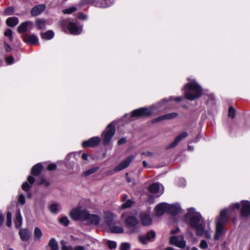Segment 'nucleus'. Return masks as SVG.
<instances>
[{"mask_svg": "<svg viewBox=\"0 0 250 250\" xmlns=\"http://www.w3.org/2000/svg\"><path fill=\"white\" fill-rule=\"evenodd\" d=\"M30 21H26L21 23L17 28V32L20 34L26 33L27 31L28 26L31 24Z\"/></svg>", "mask_w": 250, "mask_h": 250, "instance_id": "24", "label": "nucleus"}, {"mask_svg": "<svg viewBox=\"0 0 250 250\" xmlns=\"http://www.w3.org/2000/svg\"><path fill=\"white\" fill-rule=\"evenodd\" d=\"M86 209L82 210L79 208H74L70 211L69 216L74 221H84V218L86 214Z\"/></svg>", "mask_w": 250, "mask_h": 250, "instance_id": "6", "label": "nucleus"}, {"mask_svg": "<svg viewBox=\"0 0 250 250\" xmlns=\"http://www.w3.org/2000/svg\"><path fill=\"white\" fill-rule=\"evenodd\" d=\"M156 237L155 232L151 230L147 232L145 235H141L139 236V240L143 245L146 244L148 241H151L155 239Z\"/></svg>", "mask_w": 250, "mask_h": 250, "instance_id": "8", "label": "nucleus"}, {"mask_svg": "<svg viewBox=\"0 0 250 250\" xmlns=\"http://www.w3.org/2000/svg\"><path fill=\"white\" fill-rule=\"evenodd\" d=\"M6 62L9 64H12L14 62V58L12 56H9L5 58Z\"/></svg>", "mask_w": 250, "mask_h": 250, "instance_id": "52", "label": "nucleus"}, {"mask_svg": "<svg viewBox=\"0 0 250 250\" xmlns=\"http://www.w3.org/2000/svg\"><path fill=\"white\" fill-rule=\"evenodd\" d=\"M59 222L60 224L67 227L69 225L70 221L66 216H63L60 218Z\"/></svg>", "mask_w": 250, "mask_h": 250, "instance_id": "39", "label": "nucleus"}, {"mask_svg": "<svg viewBox=\"0 0 250 250\" xmlns=\"http://www.w3.org/2000/svg\"><path fill=\"white\" fill-rule=\"evenodd\" d=\"M115 123L114 122H111L108 125L103 133V144L104 145L106 146L109 143L115 135Z\"/></svg>", "mask_w": 250, "mask_h": 250, "instance_id": "3", "label": "nucleus"}, {"mask_svg": "<svg viewBox=\"0 0 250 250\" xmlns=\"http://www.w3.org/2000/svg\"><path fill=\"white\" fill-rule=\"evenodd\" d=\"M241 206V205L239 203H235L232 205V208L233 209H239L241 208H240Z\"/></svg>", "mask_w": 250, "mask_h": 250, "instance_id": "60", "label": "nucleus"}, {"mask_svg": "<svg viewBox=\"0 0 250 250\" xmlns=\"http://www.w3.org/2000/svg\"><path fill=\"white\" fill-rule=\"evenodd\" d=\"M114 219V214L110 212L107 211L104 213V221L105 223L108 226H110Z\"/></svg>", "mask_w": 250, "mask_h": 250, "instance_id": "25", "label": "nucleus"}, {"mask_svg": "<svg viewBox=\"0 0 250 250\" xmlns=\"http://www.w3.org/2000/svg\"><path fill=\"white\" fill-rule=\"evenodd\" d=\"M27 181L30 184L32 185L35 182V178L30 175L27 177Z\"/></svg>", "mask_w": 250, "mask_h": 250, "instance_id": "59", "label": "nucleus"}, {"mask_svg": "<svg viewBox=\"0 0 250 250\" xmlns=\"http://www.w3.org/2000/svg\"><path fill=\"white\" fill-rule=\"evenodd\" d=\"M182 90L184 92L185 98L190 101H193L200 98L203 94L202 87L196 82L186 83Z\"/></svg>", "mask_w": 250, "mask_h": 250, "instance_id": "1", "label": "nucleus"}, {"mask_svg": "<svg viewBox=\"0 0 250 250\" xmlns=\"http://www.w3.org/2000/svg\"><path fill=\"white\" fill-rule=\"evenodd\" d=\"M164 120V118L163 115L159 116L156 118L152 119L151 121V123L152 124H155L156 123H158L159 122L162 121Z\"/></svg>", "mask_w": 250, "mask_h": 250, "instance_id": "48", "label": "nucleus"}, {"mask_svg": "<svg viewBox=\"0 0 250 250\" xmlns=\"http://www.w3.org/2000/svg\"><path fill=\"white\" fill-rule=\"evenodd\" d=\"M21 187L23 190L27 192L31 186L27 182H25L22 184Z\"/></svg>", "mask_w": 250, "mask_h": 250, "instance_id": "46", "label": "nucleus"}, {"mask_svg": "<svg viewBox=\"0 0 250 250\" xmlns=\"http://www.w3.org/2000/svg\"><path fill=\"white\" fill-rule=\"evenodd\" d=\"M142 224L144 226H148L152 223V220L149 214L146 213H141L139 215Z\"/></svg>", "mask_w": 250, "mask_h": 250, "instance_id": "17", "label": "nucleus"}, {"mask_svg": "<svg viewBox=\"0 0 250 250\" xmlns=\"http://www.w3.org/2000/svg\"><path fill=\"white\" fill-rule=\"evenodd\" d=\"M188 136V134L187 132L184 131L182 132L176 137L173 142L168 145L166 148L168 149L175 147L180 141L186 138Z\"/></svg>", "mask_w": 250, "mask_h": 250, "instance_id": "12", "label": "nucleus"}, {"mask_svg": "<svg viewBox=\"0 0 250 250\" xmlns=\"http://www.w3.org/2000/svg\"><path fill=\"white\" fill-rule=\"evenodd\" d=\"M4 219V216L2 214L0 213V227L3 225Z\"/></svg>", "mask_w": 250, "mask_h": 250, "instance_id": "61", "label": "nucleus"}, {"mask_svg": "<svg viewBox=\"0 0 250 250\" xmlns=\"http://www.w3.org/2000/svg\"><path fill=\"white\" fill-rule=\"evenodd\" d=\"M191 215V213L189 211H188L187 213H186L184 215V221H186L187 219H188Z\"/></svg>", "mask_w": 250, "mask_h": 250, "instance_id": "62", "label": "nucleus"}, {"mask_svg": "<svg viewBox=\"0 0 250 250\" xmlns=\"http://www.w3.org/2000/svg\"><path fill=\"white\" fill-rule=\"evenodd\" d=\"M4 46L6 52H10L12 51L11 47L7 43H5Z\"/></svg>", "mask_w": 250, "mask_h": 250, "instance_id": "58", "label": "nucleus"}, {"mask_svg": "<svg viewBox=\"0 0 250 250\" xmlns=\"http://www.w3.org/2000/svg\"><path fill=\"white\" fill-rule=\"evenodd\" d=\"M23 41L26 43L35 44L38 42L39 40L37 36L34 34H25L22 37Z\"/></svg>", "mask_w": 250, "mask_h": 250, "instance_id": "14", "label": "nucleus"}, {"mask_svg": "<svg viewBox=\"0 0 250 250\" xmlns=\"http://www.w3.org/2000/svg\"><path fill=\"white\" fill-rule=\"evenodd\" d=\"M4 35L6 37H8L10 41L13 40V32L10 29H7L4 33Z\"/></svg>", "mask_w": 250, "mask_h": 250, "instance_id": "43", "label": "nucleus"}, {"mask_svg": "<svg viewBox=\"0 0 250 250\" xmlns=\"http://www.w3.org/2000/svg\"><path fill=\"white\" fill-rule=\"evenodd\" d=\"M48 246L51 250H59L58 245L55 238L50 239L48 243Z\"/></svg>", "mask_w": 250, "mask_h": 250, "instance_id": "31", "label": "nucleus"}, {"mask_svg": "<svg viewBox=\"0 0 250 250\" xmlns=\"http://www.w3.org/2000/svg\"><path fill=\"white\" fill-rule=\"evenodd\" d=\"M134 156L132 155H130L125 160L121 162L119 165L116 166L114 170L115 172H118L127 167L134 159Z\"/></svg>", "mask_w": 250, "mask_h": 250, "instance_id": "10", "label": "nucleus"}, {"mask_svg": "<svg viewBox=\"0 0 250 250\" xmlns=\"http://www.w3.org/2000/svg\"><path fill=\"white\" fill-rule=\"evenodd\" d=\"M178 238L176 236H172L170 237L169 239V243L171 245H174L175 246L178 242Z\"/></svg>", "mask_w": 250, "mask_h": 250, "instance_id": "44", "label": "nucleus"}, {"mask_svg": "<svg viewBox=\"0 0 250 250\" xmlns=\"http://www.w3.org/2000/svg\"><path fill=\"white\" fill-rule=\"evenodd\" d=\"M126 142V139L125 137L121 138L118 141V145L119 146L125 144Z\"/></svg>", "mask_w": 250, "mask_h": 250, "instance_id": "57", "label": "nucleus"}, {"mask_svg": "<svg viewBox=\"0 0 250 250\" xmlns=\"http://www.w3.org/2000/svg\"><path fill=\"white\" fill-rule=\"evenodd\" d=\"M45 9V4H39L35 6L31 10L30 13L32 17H35L40 15Z\"/></svg>", "mask_w": 250, "mask_h": 250, "instance_id": "16", "label": "nucleus"}, {"mask_svg": "<svg viewBox=\"0 0 250 250\" xmlns=\"http://www.w3.org/2000/svg\"><path fill=\"white\" fill-rule=\"evenodd\" d=\"M14 12V7L13 6H9L7 7L4 12V14L5 16H9L13 14Z\"/></svg>", "mask_w": 250, "mask_h": 250, "instance_id": "41", "label": "nucleus"}, {"mask_svg": "<svg viewBox=\"0 0 250 250\" xmlns=\"http://www.w3.org/2000/svg\"><path fill=\"white\" fill-rule=\"evenodd\" d=\"M74 250H84V247L83 246H78L75 247Z\"/></svg>", "mask_w": 250, "mask_h": 250, "instance_id": "64", "label": "nucleus"}, {"mask_svg": "<svg viewBox=\"0 0 250 250\" xmlns=\"http://www.w3.org/2000/svg\"><path fill=\"white\" fill-rule=\"evenodd\" d=\"M110 232L115 233H123L124 229L120 226H109Z\"/></svg>", "mask_w": 250, "mask_h": 250, "instance_id": "33", "label": "nucleus"}, {"mask_svg": "<svg viewBox=\"0 0 250 250\" xmlns=\"http://www.w3.org/2000/svg\"><path fill=\"white\" fill-rule=\"evenodd\" d=\"M201 216L200 214L198 213L197 214L192 216L189 220V225L193 229L196 227L197 225L200 224V222L201 221Z\"/></svg>", "mask_w": 250, "mask_h": 250, "instance_id": "19", "label": "nucleus"}, {"mask_svg": "<svg viewBox=\"0 0 250 250\" xmlns=\"http://www.w3.org/2000/svg\"><path fill=\"white\" fill-rule=\"evenodd\" d=\"M107 244L108 247L111 250L114 249L117 247V244L115 241L109 240L107 242Z\"/></svg>", "mask_w": 250, "mask_h": 250, "instance_id": "45", "label": "nucleus"}, {"mask_svg": "<svg viewBox=\"0 0 250 250\" xmlns=\"http://www.w3.org/2000/svg\"><path fill=\"white\" fill-rule=\"evenodd\" d=\"M229 221V216L228 210L224 209L222 210L218 218L216 219L215 233L214 236V240L217 241L221 237L226 233L224 226Z\"/></svg>", "mask_w": 250, "mask_h": 250, "instance_id": "2", "label": "nucleus"}, {"mask_svg": "<svg viewBox=\"0 0 250 250\" xmlns=\"http://www.w3.org/2000/svg\"><path fill=\"white\" fill-rule=\"evenodd\" d=\"M178 208L174 205H168L167 206V212L172 215H176L179 213Z\"/></svg>", "mask_w": 250, "mask_h": 250, "instance_id": "26", "label": "nucleus"}, {"mask_svg": "<svg viewBox=\"0 0 250 250\" xmlns=\"http://www.w3.org/2000/svg\"><path fill=\"white\" fill-rule=\"evenodd\" d=\"M39 184L40 185H44L45 187H47L50 185L49 182L47 181L45 179L42 178L41 179Z\"/></svg>", "mask_w": 250, "mask_h": 250, "instance_id": "55", "label": "nucleus"}, {"mask_svg": "<svg viewBox=\"0 0 250 250\" xmlns=\"http://www.w3.org/2000/svg\"><path fill=\"white\" fill-rule=\"evenodd\" d=\"M125 222L126 227L131 229L132 233H138L140 231L139 221L135 216L133 215L127 216L125 218Z\"/></svg>", "mask_w": 250, "mask_h": 250, "instance_id": "4", "label": "nucleus"}, {"mask_svg": "<svg viewBox=\"0 0 250 250\" xmlns=\"http://www.w3.org/2000/svg\"><path fill=\"white\" fill-rule=\"evenodd\" d=\"M47 21L44 19H38L35 21V26L38 30L45 29Z\"/></svg>", "mask_w": 250, "mask_h": 250, "instance_id": "22", "label": "nucleus"}, {"mask_svg": "<svg viewBox=\"0 0 250 250\" xmlns=\"http://www.w3.org/2000/svg\"><path fill=\"white\" fill-rule=\"evenodd\" d=\"M193 229H195L196 234L197 236H202L203 235L204 232L205 227L202 224H200Z\"/></svg>", "mask_w": 250, "mask_h": 250, "instance_id": "30", "label": "nucleus"}, {"mask_svg": "<svg viewBox=\"0 0 250 250\" xmlns=\"http://www.w3.org/2000/svg\"><path fill=\"white\" fill-rule=\"evenodd\" d=\"M180 230V229L178 227L176 228L175 229L172 230L171 231V234H174L178 233Z\"/></svg>", "mask_w": 250, "mask_h": 250, "instance_id": "63", "label": "nucleus"}, {"mask_svg": "<svg viewBox=\"0 0 250 250\" xmlns=\"http://www.w3.org/2000/svg\"><path fill=\"white\" fill-rule=\"evenodd\" d=\"M133 204V202L131 200L128 199L126 201V202L122 204V208L123 209L129 208L132 206Z\"/></svg>", "mask_w": 250, "mask_h": 250, "instance_id": "42", "label": "nucleus"}, {"mask_svg": "<svg viewBox=\"0 0 250 250\" xmlns=\"http://www.w3.org/2000/svg\"><path fill=\"white\" fill-rule=\"evenodd\" d=\"M99 168L100 167H95L89 168L83 172V175L85 177L88 176L97 172L99 169Z\"/></svg>", "mask_w": 250, "mask_h": 250, "instance_id": "34", "label": "nucleus"}, {"mask_svg": "<svg viewBox=\"0 0 250 250\" xmlns=\"http://www.w3.org/2000/svg\"><path fill=\"white\" fill-rule=\"evenodd\" d=\"M57 168V165L55 163H51L47 166V169L49 171H52Z\"/></svg>", "mask_w": 250, "mask_h": 250, "instance_id": "56", "label": "nucleus"}, {"mask_svg": "<svg viewBox=\"0 0 250 250\" xmlns=\"http://www.w3.org/2000/svg\"><path fill=\"white\" fill-rule=\"evenodd\" d=\"M18 202L21 205H23L25 203V199L24 196L21 194L19 195L18 198Z\"/></svg>", "mask_w": 250, "mask_h": 250, "instance_id": "54", "label": "nucleus"}, {"mask_svg": "<svg viewBox=\"0 0 250 250\" xmlns=\"http://www.w3.org/2000/svg\"><path fill=\"white\" fill-rule=\"evenodd\" d=\"M101 139L99 137H93L90 139L84 141L82 143L83 148L94 147L97 146L100 143Z\"/></svg>", "mask_w": 250, "mask_h": 250, "instance_id": "9", "label": "nucleus"}, {"mask_svg": "<svg viewBox=\"0 0 250 250\" xmlns=\"http://www.w3.org/2000/svg\"><path fill=\"white\" fill-rule=\"evenodd\" d=\"M21 239L23 241H27L30 239V232L27 229H21L19 231Z\"/></svg>", "mask_w": 250, "mask_h": 250, "instance_id": "23", "label": "nucleus"}, {"mask_svg": "<svg viewBox=\"0 0 250 250\" xmlns=\"http://www.w3.org/2000/svg\"><path fill=\"white\" fill-rule=\"evenodd\" d=\"M41 36L42 39L49 40L54 37V33L52 30H48L45 33H42Z\"/></svg>", "mask_w": 250, "mask_h": 250, "instance_id": "28", "label": "nucleus"}, {"mask_svg": "<svg viewBox=\"0 0 250 250\" xmlns=\"http://www.w3.org/2000/svg\"><path fill=\"white\" fill-rule=\"evenodd\" d=\"M15 228L17 229H20L22 224V218L21 214L20 209H18L16 212V219L14 221Z\"/></svg>", "mask_w": 250, "mask_h": 250, "instance_id": "20", "label": "nucleus"}, {"mask_svg": "<svg viewBox=\"0 0 250 250\" xmlns=\"http://www.w3.org/2000/svg\"><path fill=\"white\" fill-rule=\"evenodd\" d=\"M155 210L157 216L163 215L165 212H167V204L164 203L158 204L155 208Z\"/></svg>", "mask_w": 250, "mask_h": 250, "instance_id": "18", "label": "nucleus"}, {"mask_svg": "<svg viewBox=\"0 0 250 250\" xmlns=\"http://www.w3.org/2000/svg\"><path fill=\"white\" fill-rule=\"evenodd\" d=\"M42 236V233L41 229L38 227H35L34 230V237L35 240H39Z\"/></svg>", "mask_w": 250, "mask_h": 250, "instance_id": "29", "label": "nucleus"}, {"mask_svg": "<svg viewBox=\"0 0 250 250\" xmlns=\"http://www.w3.org/2000/svg\"><path fill=\"white\" fill-rule=\"evenodd\" d=\"M130 245L128 243H123L121 245L120 250H128Z\"/></svg>", "mask_w": 250, "mask_h": 250, "instance_id": "47", "label": "nucleus"}, {"mask_svg": "<svg viewBox=\"0 0 250 250\" xmlns=\"http://www.w3.org/2000/svg\"><path fill=\"white\" fill-rule=\"evenodd\" d=\"M77 18L80 20L84 21L87 19V16L83 12H79Z\"/></svg>", "mask_w": 250, "mask_h": 250, "instance_id": "51", "label": "nucleus"}, {"mask_svg": "<svg viewBox=\"0 0 250 250\" xmlns=\"http://www.w3.org/2000/svg\"><path fill=\"white\" fill-rule=\"evenodd\" d=\"M208 245L207 242L205 240H202L200 243V247L202 249H206L208 248Z\"/></svg>", "mask_w": 250, "mask_h": 250, "instance_id": "53", "label": "nucleus"}, {"mask_svg": "<svg viewBox=\"0 0 250 250\" xmlns=\"http://www.w3.org/2000/svg\"><path fill=\"white\" fill-rule=\"evenodd\" d=\"M66 27L71 34L78 35L81 33L79 27L74 22H69L67 24Z\"/></svg>", "mask_w": 250, "mask_h": 250, "instance_id": "15", "label": "nucleus"}, {"mask_svg": "<svg viewBox=\"0 0 250 250\" xmlns=\"http://www.w3.org/2000/svg\"><path fill=\"white\" fill-rule=\"evenodd\" d=\"M84 4H90L92 6L99 8H107L113 4L112 1H84Z\"/></svg>", "mask_w": 250, "mask_h": 250, "instance_id": "11", "label": "nucleus"}, {"mask_svg": "<svg viewBox=\"0 0 250 250\" xmlns=\"http://www.w3.org/2000/svg\"><path fill=\"white\" fill-rule=\"evenodd\" d=\"M43 168L41 163L35 165L31 168V174L34 176H37L40 174Z\"/></svg>", "mask_w": 250, "mask_h": 250, "instance_id": "21", "label": "nucleus"}, {"mask_svg": "<svg viewBox=\"0 0 250 250\" xmlns=\"http://www.w3.org/2000/svg\"><path fill=\"white\" fill-rule=\"evenodd\" d=\"M58 205L56 203L52 204L49 207V209L52 213H57L58 212Z\"/></svg>", "mask_w": 250, "mask_h": 250, "instance_id": "40", "label": "nucleus"}, {"mask_svg": "<svg viewBox=\"0 0 250 250\" xmlns=\"http://www.w3.org/2000/svg\"><path fill=\"white\" fill-rule=\"evenodd\" d=\"M178 113L176 112H172L170 113L166 114L163 115V117L165 120H170L174 119L178 116Z\"/></svg>", "mask_w": 250, "mask_h": 250, "instance_id": "36", "label": "nucleus"}, {"mask_svg": "<svg viewBox=\"0 0 250 250\" xmlns=\"http://www.w3.org/2000/svg\"><path fill=\"white\" fill-rule=\"evenodd\" d=\"M186 242L185 240H178V242L177 243V245H176V247L180 248H184L186 247Z\"/></svg>", "mask_w": 250, "mask_h": 250, "instance_id": "49", "label": "nucleus"}, {"mask_svg": "<svg viewBox=\"0 0 250 250\" xmlns=\"http://www.w3.org/2000/svg\"><path fill=\"white\" fill-rule=\"evenodd\" d=\"M19 23V19L16 17H12L7 19L6 23L9 27H14Z\"/></svg>", "mask_w": 250, "mask_h": 250, "instance_id": "27", "label": "nucleus"}, {"mask_svg": "<svg viewBox=\"0 0 250 250\" xmlns=\"http://www.w3.org/2000/svg\"><path fill=\"white\" fill-rule=\"evenodd\" d=\"M84 221H88L91 224L97 225L100 222V217L98 215L90 214L87 210L86 214L84 218Z\"/></svg>", "mask_w": 250, "mask_h": 250, "instance_id": "13", "label": "nucleus"}, {"mask_svg": "<svg viewBox=\"0 0 250 250\" xmlns=\"http://www.w3.org/2000/svg\"><path fill=\"white\" fill-rule=\"evenodd\" d=\"M236 110L232 106L229 107L228 109V117L233 119L235 117Z\"/></svg>", "mask_w": 250, "mask_h": 250, "instance_id": "35", "label": "nucleus"}, {"mask_svg": "<svg viewBox=\"0 0 250 250\" xmlns=\"http://www.w3.org/2000/svg\"><path fill=\"white\" fill-rule=\"evenodd\" d=\"M184 98L183 97H177L175 98H173L172 97H171L169 98V99L167 100V101L168 102L170 101H175L177 102H179L182 101L184 99Z\"/></svg>", "mask_w": 250, "mask_h": 250, "instance_id": "50", "label": "nucleus"}, {"mask_svg": "<svg viewBox=\"0 0 250 250\" xmlns=\"http://www.w3.org/2000/svg\"><path fill=\"white\" fill-rule=\"evenodd\" d=\"M152 110L146 107H141L133 110L130 118L149 117L152 114Z\"/></svg>", "mask_w": 250, "mask_h": 250, "instance_id": "5", "label": "nucleus"}, {"mask_svg": "<svg viewBox=\"0 0 250 250\" xmlns=\"http://www.w3.org/2000/svg\"><path fill=\"white\" fill-rule=\"evenodd\" d=\"M6 225L9 228L12 226V214L10 211L6 213Z\"/></svg>", "mask_w": 250, "mask_h": 250, "instance_id": "37", "label": "nucleus"}, {"mask_svg": "<svg viewBox=\"0 0 250 250\" xmlns=\"http://www.w3.org/2000/svg\"><path fill=\"white\" fill-rule=\"evenodd\" d=\"M159 189V186L158 183H153L148 187V190L152 193H156Z\"/></svg>", "mask_w": 250, "mask_h": 250, "instance_id": "32", "label": "nucleus"}, {"mask_svg": "<svg viewBox=\"0 0 250 250\" xmlns=\"http://www.w3.org/2000/svg\"><path fill=\"white\" fill-rule=\"evenodd\" d=\"M77 10V8L75 6H72L63 10L62 13L64 14H70L75 12Z\"/></svg>", "mask_w": 250, "mask_h": 250, "instance_id": "38", "label": "nucleus"}, {"mask_svg": "<svg viewBox=\"0 0 250 250\" xmlns=\"http://www.w3.org/2000/svg\"><path fill=\"white\" fill-rule=\"evenodd\" d=\"M240 216L241 217L247 218L250 216V202L248 200H242L241 202Z\"/></svg>", "mask_w": 250, "mask_h": 250, "instance_id": "7", "label": "nucleus"}]
</instances>
